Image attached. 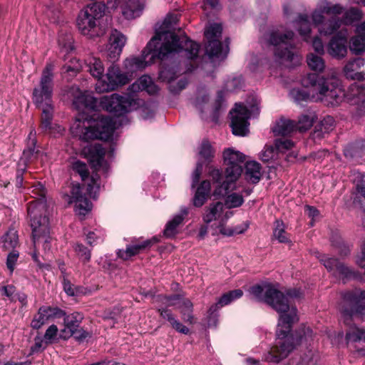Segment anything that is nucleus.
Returning <instances> with one entry per match:
<instances>
[{
    "instance_id": "obj_1",
    "label": "nucleus",
    "mask_w": 365,
    "mask_h": 365,
    "mask_svg": "<svg viewBox=\"0 0 365 365\" xmlns=\"http://www.w3.org/2000/svg\"><path fill=\"white\" fill-rule=\"evenodd\" d=\"M254 299L264 302L279 314L275 344L263 356V360L269 363H279L286 359L303 341L312 339L313 332L309 327L302 326L294 334L290 333L292 324L298 321L297 308L289 301V297L301 296L296 289L287 292V296L279 291L274 285L265 283L256 284L250 289Z\"/></svg>"
},
{
    "instance_id": "obj_2",
    "label": "nucleus",
    "mask_w": 365,
    "mask_h": 365,
    "mask_svg": "<svg viewBox=\"0 0 365 365\" xmlns=\"http://www.w3.org/2000/svg\"><path fill=\"white\" fill-rule=\"evenodd\" d=\"M200 46L185 35L178 36L169 31H157L148 43L140 56H131L123 61L124 69L131 78L132 75L145 68L155 58L163 59L174 52H183L190 61V66L186 71H192L197 67V58Z\"/></svg>"
},
{
    "instance_id": "obj_3",
    "label": "nucleus",
    "mask_w": 365,
    "mask_h": 365,
    "mask_svg": "<svg viewBox=\"0 0 365 365\" xmlns=\"http://www.w3.org/2000/svg\"><path fill=\"white\" fill-rule=\"evenodd\" d=\"M302 85L310 88L309 93L304 90L294 88L290 95L294 101L300 103L309 98L315 101H324L327 104L334 106L339 103L341 90L338 88L339 81L335 68L328 69L322 76L316 73H308L302 80Z\"/></svg>"
},
{
    "instance_id": "obj_4",
    "label": "nucleus",
    "mask_w": 365,
    "mask_h": 365,
    "mask_svg": "<svg viewBox=\"0 0 365 365\" xmlns=\"http://www.w3.org/2000/svg\"><path fill=\"white\" fill-rule=\"evenodd\" d=\"M118 127L115 118L107 116L89 118L79 116L72 124L71 132L73 136L85 141L93 139L107 140Z\"/></svg>"
},
{
    "instance_id": "obj_5",
    "label": "nucleus",
    "mask_w": 365,
    "mask_h": 365,
    "mask_svg": "<svg viewBox=\"0 0 365 365\" xmlns=\"http://www.w3.org/2000/svg\"><path fill=\"white\" fill-rule=\"evenodd\" d=\"M53 70L54 65L47 63L42 71L39 84L33 91V101L42 110L41 128L45 131L51 128L54 110L52 101Z\"/></svg>"
},
{
    "instance_id": "obj_6",
    "label": "nucleus",
    "mask_w": 365,
    "mask_h": 365,
    "mask_svg": "<svg viewBox=\"0 0 365 365\" xmlns=\"http://www.w3.org/2000/svg\"><path fill=\"white\" fill-rule=\"evenodd\" d=\"M29 219L32 229L33 242L35 251L32 255L34 260L38 262L36 250L42 245L45 252L51 248L49 236V220L46 205L43 202L31 204L29 207Z\"/></svg>"
},
{
    "instance_id": "obj_7",
    "label": "nucleus",
    "mask_w": 365,
    "mask_h": 365,
    "mask_svg": "<svg viewBox=\"0 0 365 365\" xmlns=\"http://www.w3.org/2000/svg\"><path fill=\"white\" fill-rule=\"evenodd\" d=\"M106 6L102 2L88 4L80 11L76 19L78 31L89 38L99 37L105 33L101 21L106 13Z\"/></svg>"
},
{
    "instance_id": "obj_8",
    "label": "nucleus",
    "mask_w": 365,
    "mask_h": 365,
    "mask_svg": "<svg viewBox=\"0 0 365 365\" xmlns=\"http://www.w3.org/2000/svg\"><path fill=\"white\" fill-rule=\"evenodd\" d=\"M344 11V8L340 4L322 2L313 11L312 21L321 34L329 36L340 28L341 20L337 16Z\"/></svg>"
},
{
    "instance_id": "obj_9",
    "label": "nucleus",
    "mask_w": 365,
    "mask_h": 365,
    "mask_svg": "<svg viewBox=\"0 0 365 365\" xmlns=\"http://www.w3.org/2000/svg\"><path fill=\"white\" fill-rule=\"evenodd\" d=\"M294 35L293 31L280 26L269 29L263 36V40L267 43L275 47L274 56L279 63L292 61L294 59V53L291 50Z\"/></svg>"
},
{
    "instance_id": "obj_10",
    "label": "nucleus",
    "mask_w": 365,
    "mask_h": 365,
    "mask_svg": "<svg viewBox=\"0 0 365 365\" xmlns=\"http://www.w3.org/2000/svg\"><path fill=\"white\" fill-rule=\"evenodd\" d=\"M223 158L227 165L225 180L215 190V196H223L227 194L230 188V183L237 181L242 173L241 163L244 162L245 156L232 148H227L223 152Z\"/></svg>"
},
{
    "instance_id": "obj_11",
    "label": "nucleus",
    "mask_w": 365,
    "mask_h": 365,
    "mask_svg": "<svg viewBox=\"0 0 365 365\" xmlns=\"http://www.w3.org/2000/svg\"><path fill=\"white\" fill-rule=\"evenodd\" d=\"M100 103L104 110L117 116L124 115L137 106L136 101L130 95L120 96L117 93L103 96Z\"/></svg>"
},
{
    "instance_id": "obj_12",
    "label": "nucleus",
    "mask_w": 365,
    "mask_h": 365,
    "mask_svg": "<svg viewBox=\"0 0 365 365\" xmlns=\"http://www.w3.org/2000/svg\"><path fill=\"white\" fill-rule=\"evenodd\" d=\"M222 31V26L219 24H210L205 31V36L207 40L205 51L210 57L225 58L229 51L228 41L226 40L224 45L220 41Z\"/></svg>"
},
{
    "instance_id": "obj_13",
    "label": "nucleus",
    "mask_w": 365,
    "mask_h": 365,
    "mask_svg": "<svg viewBox=\"0 0 365 365\" xmlns=\"http://www.w3.org/2000/svg\"><path fill=\"white\" fill-rule=\"evenodd\" d=\"M130 81V76L126 71H121L118 66L113 64L108 68L103 80L97 81L96 90L98 93L109 92L127 84Z\"/></svg>"
},
{
    "instance_id": "obj_14",
    "label": "nucleus",
    "mask_w": 365,
    "mask_h": 365,
    "mask_svg": "<svg viewBox=\"0 0 365 365\" xmlns=\"http://www.w3.org/2000/svg\"><path fill=\"white\" fill-rule=\"evenodd\" d=\"M340 309L344 315L349 317L365 314V292L356 289L344 293Z\"/></svg>"
},
{
    "instance_id": "obj_15",
    "label": "nucleus",
    "mask_w": 365,
    "mask_h": 365,
    "mask_svg": "<svg viewBox=\"0 0 365 365\" xmlns=\"http://www.w3.org/2000/svg\"><path fill=\"white\" fill-rule=\"evenodd\" d=\"M230 126L235 135L245 136L249 133L250 112L242 103H236L230 112Z\"/></svg>"
},
{
    "instance_id": "obj_16",
    "label": "nucleus",
    "mask_w": 365,
    "mask_h": 365,
    "mask_svg": "<svg viewBox=\"0 0 365 365\" xmlns=\"http://www.w3.org/2000/svg\"><path fill=\"white\" fill-rule=\"evenodd\" d=\"M65 316V312L57 307L43 305L39 307L37 313L34 316L31 327L34 329H39L44 324Z\"/></svg>"
},
{
    "instance_id": "obj_17",
    "label": "nucleus",
    "mask_w": 365,
    "mask_h": 365,
    "mask_svg": "<svg viewBox=\"0 0 365 365\" xmlns=\"http://www.w3.org/2000/svg\"><path fill=\"white\" fill-rule=\"evenodd\" d=\"M223 209L224 204L220 202L211 203L209 206L205 208V211L202 215V220L205 224L208 225L212 222L218 221L217 223H215L211 226L215 231L213 235L219 232V230H216V227L221 221V220L224 219L225 224L226 221L232 215V212L227 211L224 213Z\"/></svg>"
},
{
    "instance_id": "obj_18",
    "label": "nucleus",
    "mask_w": 365,
    "mask_h": 365,
    "mask_svg": "<svg viewBox=\"0 0 365 365\" xmlns=\"http://www.w3.org/2000/svg\"><path fill=\"white\" fill-rule=\"evenodd\" d=\"M126 41L127 38L123 33L112 30L106 47V56L110 61L115 62L119 58Z\"/></svg>"
},
{
    "instance_id": "obj_19",
    "label": "nucleus",
    "mask_w": 365,
    "mask_h": 365,
    "mask_svg": "<svg viewBox=\"0 0 365 365\" xmlns=\"http://www.w3.org/2000/svg\"><path fill=\"white\" fill-rule=\"evenodd\" d=\"M347 36L346 30H341L331 38L327 46V52L331 57L339 60L346 57Z\"/></svg>"
},
{
    "instance_id": "obj_20",
    "label": "nucleus",
    "mask_w": 365,
    "mask_h": 365,
    "mask_svg": "<svg viewBox=\"0 0 365 365\" xmlns=\"http://www.w3.org/2000/svg\"><path fill=\"white\" fill-rule=\"evenodd\" d=\"M365 65V59L363 58H355L349 60L343 68L344 76L348 79L361 80L365 78V73L358 72Z\"/></svg>"
},
{
    "instance_id": "obj_21",
    "label": "nucleus",
    "mask_w": 365,
    "mask_h": 365,
    "mask_svg": "<svg viewBox=\"0 0 365 365\" xmlns=\"http://www.w3.org/2000/svg\"><path fill=\"white\" fill-rule=\"evenodd\" d=\"M178 77L175 68H165L160 71L159 78L162 81H166L169 83V89L173 93H178L185 88L187 81L184 79H180L175 86V80Z\"/></svg>"
},
{
    "instance_id": "obj_22",
    "label": "nucleus",
    "mask_w": 365,
    "mask_h": 365,
    "mask_svg": "<svg viewBox=\"0 0 365 365\" xmlns=\"http://www.w3.org/2000/svg\"><path fill=\"white\" fill-rule=\"evenodd\" d=\"M317 257L323 263L324 267L329 271L336 270L339 274L348 277L351 273L349 269L342 263L339 262L336 259L328 257L325 255L316 252Z\"/></svg>"
},
{
    "instance_id": "obj_23",
    "label": "nucleus",
    "mask_w": 365,
    "mask_h": 365,
    "mask_svg": "<svg viewBox=\"0 0 365 365\" xmlns=\"http://www.w3.org/2000/svg\"><path fill=\"white\" fill-rule=\"evenodd\" d=\"M345 97L353 103H360L365 107V86L364 83L357 82L352 83L347 89Z\"/></svg>"
},
{
    "instance_id": "obj_24",
    "label": "nucleus",
    "mask_w": 365,
    "mask_h": 365,
    "mask_svg": "<svg viewBox=\"0 0 365 365\" xmlns=\"http://www.w3.org/2000/svg\"><path fill=\"white\" fill-rule=\"evenodd\" d=\"M129 90L134 93L146 91L150 94H155L158 91V88L153 83L150 76L144 75L133 83L129 87Z\"/></svg>"
},
{
    "instance_id": "obj_25",
    "label": "nucleus",
    "mask_w": 365,
    "mask_h": 365,
    "mask_svg": "<svg viewBox=\"0 0 365 365\" xmlns=\"http://www.w3.org/2000/svg\"><path fill=\"white\" fill-rule=\"evenodd\" d=\"M85 67L93 77L98 80H103L104 66L102 61L95 56H88L85 60Z\"/></svg>"
},
{
    "instance_id": "obj_26",
    "label": "nucleus",
    "mask_w": 365,
    "mask_h": 365,
    "mask_svg": "<svg viewBox=\"0 0 365 365\" xmlns=\"http://www.w3.org/2000/svg\"><path fill=\"white\" fill-rule=\"evenodd\" d=\"M157 242V239L153 237L150 240H146L141 243L132 245L126 247L125 251H119L118 256L123 259H128L129 257L134 256L148 247Z\"/></svg>"
},
{
    "instance_id": "obj_27",
    "label": "nucleus",
    "mask_w": 365,
    "mask_h": 365,
    "mask_svg": "<svg viewBox=\"0 0 365 365\" xmlns=\"http://www.w3.org/2000/svg\"><path fill=\"white\" fill-rule=\"evenodd\" d=\"M121 8L124 17L133 19L140 16L143 9V4L140 0H128Z\"/></svg>"
},
{
    "instance_id": "obj_28",
    "label": "nucleus",
    "mask_w": 365,
    "mask_h": 365,
    "mask_svg": "<svg viewBox=\"0 0 365 365\" xmlns=\"http://www.w3.org/2000/svg\"><path fill=\"white\" fill-rule=\"evenodd\" d=\"M295 130V123L289 119L280 118L272 128L276 136H286L292 133Z\"/></svg>"
},
{
    "instance_id": "obj_29",
    "label": "nucleus",
    "mask_w": 365,
    "mask_h": 365,
    "mask_svg": "<svg viewBox=\"0 0 365 365\" xmlns=\"http://www.w3.org/2000/svg\"><path fill=\"white\" fill-rule=\"evenodd\" d=\"M197 154V163H201L202 165L205 163L208 164L211 163L215 158V150L208 140H204L198 148Z\"/></svg>"
},
{
    "instance_id": "obj_30",
    "label": "nucleus",
    "mask_w": 365,
    "mask_h": 365,
    "mask_svg": "<svg viewBox=\"0 0 365 365\" xmlns=\"http://www.w3.org/2000/svg\"><path fill=\"white\" fill-rule=\"evenodd\" d=\"M1 247L5 250H15L19 245V235L17 231L14 229L9 230L0 240Z\"/></svg>"
},
{
    "instance_id": "obj_31",
    "label": "nucleus",
    "mask_w": 365,
    "mask_h": 365,
    "mask_svg": "<svg viewBox=\"0 0 365 365\" xmlns=\"http://www.w3.org/2000/svg\"><path fill=\"white\" fill-rule=\"evenodd\" d=\"M245 178L252 183H257L261 178L260 164L255 161L247 162L245 165Z\"/></svg>"
},
{
    "instance_id": "obj_32",
    "label": "nucleus",
    "mask_w": 365,
    "mask_h": 365,
    "mask_svg": "<svg viewBox=\"0 0 365 365\" xmlns=\"http://www.w3.org/2000/svg\"><path fill=\"white\" fill-rule=\"evenodd\" d=\"M249 222H245L242 225L236 226L235 227H227L225 225V220L222 219L221 221L216 227V230H219V233L225 236H232L235 235L242 234L249 227Z\"/></svg>"
},
{
    "instance_id": "obj_33",
    "label": "nucleus",
    "mask_w": 365,
    "mask_h": 365,
    "mask_svg": "<svg viewBox=\"0 0 365 365\" xmlns=\"http://www.w3.org/2000/svg\"><path fill=\"white\" fill-rule=\"evenodd\" d=\"M210 192V182L208 180H204L197 187L193 198V204L195 207H201L205 202Z\"/></svg>"
},
{
    "instance_id": "obj_34",
    "label": "nucleus",
    "mask_w": 365,
    "mask_h": 365,
    "mask_svg": "<svg viewBox=\"0 0 365 365\" xmlns=\"http://www.w3.org/2000/svg\"><path fill=\"white\" fill-rule=\"evenodd\" d=\"M73 103L77 109L81 110L83 108H93L96 101L88 92L79 91V95L74 98Z\"/></svg>"
},
{
    "instance_id": "obj_35",
    "label": "nucleus",
    "mask_w": 365,
    "mask_h": 365,
    "mask_svg": "<svg viewBox=\"0 0 365 365\" xmlns=\"http://www.w3.org/2000/svg\"><path fill=\"white\" fill-rule=\"evenodd\" d=\"M188 214L187 208H184L181 210V213L174 216V217L169 221L164 230V235L168 237H172L177 233L178 226L182 223L184 217Z\"/></svg>"
},
{
    "instance_id": "obj_36",
    "label": "nucleus",
    "mask_w": 365,
    "mask_h": 365,
    "mask_svg": "<svg viewBox=\"0 0 365 365\" xmlns=\"http://www.w3.org/2000/svg\"><path fill=\"white\" fill-rule=\"evenodd\" d=\"M322 56L314 53L307 54L306 61L310 70L317 73H322L324 71L326 64Z\"/></svg>"
},
{
    "instance_id": "obj_37",
    "label": "nucleus",
    "mask_w": 365,
    "mask_h": 365,
    "mask_svg": "<svg viewBox=\"0 0 365 365\" xmlns=\"http://www.w3.org/2000/svg\"><path fill=\"white\" fill-rule=\"evenodd\" d=\"M335 126V120L333 117L326 116L315 128L314 135L317 138H324L326 134L332 131Z\"/></svg>"
},
{
    "instance_id": "obj_38",
    "label": "nucleus",
    "mask_w": 365,
    "mask_h": 365,
    "mask_svg": "<svg viewBox=\"0 0 365 365\" xmlns=\"http://www.w3.org/2000/svg\"><path fill=\"white\" fill-rule=\"evenodd\" d=\"M63 317L64 318L65 327L69 331L68 336H72L73 333H76V330L79 328L83 318V315L78 312H75L68 316L65 315Z\"/></svg>"
},
{
    "instance_id": "obj_39",
    "label": "nucleus",
    "mask_w": 365,
    "mask_h": 365,
    "mask_svg": "<svg viewBox=\"0 0 365 365\" xmlns=\"http://www.w3.org/2000/svg\"><path fill=\"white\" fill-rule=\"evenodd\" d=\"M36 143V131L34 129H32L28 136L27 148L24 150L23 156L19 160V165L21 162L25 165V163H27L29 158L34 155Z\"/></svg>"
},
{
    "instance_id": "obj_40",
    "label": "nucleus",
    "mask_w": 365,
    "mask_h": 365,
    "mask_svg": "<svg viewBox=\"0 0 365 365\" xmlns=\"http://www.w3.org/2000/svg\"><path fill=\"white\" fill-rule=\"evenodd\" d=\"M296 26L304 40L307 41L311 32V24L308 16L307 14L299 15L296 21Z\"/></svg>"
},
{
    "instance_id": "obj_41",
    "label": "nucleus",
    "mask_w": 365,
    "mask_h": 365,
    "mask_svg": "<svg viewBox=\"0 0 365 365\" xmlns=\"http://www.w3.org/2000/svg\"><path fill=\"white\" fill-rule=\"evenodd\" d=\"M90 160L94 166L101 165L106 152L100 144L91 145L89 149Z\"/></svg>"
},
{
    "instance_id": "obj_42",
    "label": "nucleus",
    "mask_w": 365,
    "mask_h": 365,
    "mask_svg": "<svg viewBox=\"0 0 365 365\" xmlns=\"http://www.w3.org/2000/svg\"><path fill=\"white\" fill-rule=\"evenodd\" d=\"M31 188V193L34 195L33 197L36 200L29 203L28 208L31 204H39L40 202H43L46 205V212H48V205L45 200L46 191L43 185L41 182H36ZM48 215V212H47V215Z\"/></svg>"
},
{
    "instance_id": "obj_43",
    "label": "nucleus",
    "mask_w": 365,
    "mask_h": 365,
    "mask_svg": "<svg viewBox=\"0 0 365 365\" xmlns=\"http://www.w3.org/2000/svg\"><path fill=\"white\" fill-rule=\"evenodd\" d=\"M273 237L280 243L289 242L288 234L285 231V225L282 221L276 220L273 230Z\"/></svg>"
},
{
    "instance_id": "obj_44",
    "label": "nucleus",
    "mask_w": 365,
    "mask_h": 365,
    "mask_svg": "<svg viewBox=\"0 0 365 365\" xmlns=\"http://www.w3.org/2000/svg\"><path fill=\"white\" fill-rule=\"evenodd\" d=\"M349 49L355 55L364 53L365 51V38L359 35L352 37L349 41Z\"/></svg>"
},
{
    "instance_id": "obj_45",
    "label": "nucleus",
    "mask_w": 365,
    "mask_h": 365,
    "mask_svg": "<svg viewBox=\"0 0 365 365\" xmlns=\"http://www.w3.org/2000/svg\"><path fill=\"white\" fill-rule=\"evenodd\" d=\"M243 295L242 290L237 289H235L230 292H228L225 294H224L220 299H219V304H220L221 307H224L225 305L229 304L232 302L240 299Z\"/></svg>"
},
{
    "instance_id": "obj_46",
    "label": "nucleus",
    "mask_w": 365,
    "mask_h": 365,
    "mask_svg": "<svg viewBox=\"0 0 365 365\" xmlns=\"http://www.w3.org/2000/svg\"><path fill=\"white\" fill-rule=\"evenodd\" d=\"M346 339L349 341H358L364 340L365 341V329H359L356 327H352L346 334Z\"/></svg>"
},
{
    "instance_id": "obj_47",
    "label": "nucleus",
    "mask_w": 365,
    "mask_h": 365,
    "mask_svg": "<svg viewBox=\"0 0 365 365\" xmlns=\"http://www.w3.org/2000/svg\"><path fill=\"white\" fill-rule=\"evenodd\" d=\"M182 318L185 322L192 324L194 322V317L192 315V303L189 300H184L182 307L180 309Z\"/></svg>"
},
{
    "instance_id": "obj_48",
    "label": "nucleus",
    "mask_w": 365,
    "mask_h": 365,
    "mask_svg": "<svg viewBox=\"0 0 365 365\" xmlns=\"http://www.w3.org/2000/svg\"><path fill=\"white\" fill-rule=\"evenodd\" d=\"M314 117L310 115H302L295 123V130L304 132L309 130L313 125Z\"/></svg>"
},
{
    "instance_id": "obj_49",
    "label": "nucleus",
    "mask_w": 365,
    "mask_h": 365,
    "mask_svg": "<svg viewBox=\"0 0 365 365\" xmlns=\"http://www.w3.org/2000/svg\"><path fill=\"white\" fill-rule=\"evenodd\" d=\"M209 96L205 91H199L197 96L194 101V105L200 110L203 112L204 110L209 107L208 105Z\"/></svg>"
},
{
    "instance_id": "obj_50",
    "label": "nucleus",
    "mask_w": 365,
    "mask_h": 365,
    "mask_svg": "<svg viewBox=\"0 0 365 365\" xmlns=\"http://www.w3.org/2000/svg\"><path fill=\"white\" fill-rule=\"evenodd\" d=\"M244 202V198L242 195L238 193H232L227 196L225 205L228 208H235L240 207Z\"/></svg>"
},
{
    "instance_id": "obj_51",
    "label": "nucleus",
    "mask_w": 365,
    "mask_h": 365,
    "mask_svg": "<svg viewBox=\"0 0 365 365\" xmlns=\"http://www.w3.org/2000/svg\"><path fill=\"white\" fill-rule=\"evenodd\" d=\"M73 202L75 203L76 212L80 215H85L91 210V203L86 197L78 198V200Z\"/></svg>"
},
{
    "instance_id": "obj_52",
    "label": "nucleus",
    "mask_w": 365,
    "mask_h": 365,
    "mask_svg": "<svg viewBox=\"0 0 365 365\" xmlns=\"http://www.w3.org/2000/svg\"><path fill=\"white\" fill-rule=\"evenodd\" d=\"M63 71L70 73L71 76L76 75L82 69V65L79 60L73 58L70 62L63 66Z\"/></svg>"
},
{
    "instance_id": "obj_53",
    "label": "nucleus",
    "mask_w": 365,
    "mask_h": 365,
    "mask_svg": "<svg viewBox=\"0 0 365 365\" xmlns=\"http://www.w3.org/2000/svg\"><path fill=\"white\" fill-rule=\"evenodd\" d=\"M163 303L165 305L166 308L168 307L178 306L180 309L182 307V302L185 299H181L179 295H173L170 297H162Z\"/></svg>"
},
{
    "instance_id": "obj_54",
    "label": "nucleus",
    "mask_w": 365,
    "mask_h": 365,
    "mask_svg": "<svg viewBox=\"0 0 365 365\" xmlns=\"http://www.w3.org/2000/svg\"><path fill=\"white\" fill-rule=\"evenodd\" d=\"M242 85L243 81L241 77H234L226 81L225 88L227 91L232 92L240 89Z\"/></svg>"
},
{
    "instance_id": "obj_55",
    "label": "nucleus",
    "mask_w": 365,
    "mask_h": 365,
    "mask_svg": "<svg viewBox=\"0 0 365 365\" xmlns=\"http://www.w3.org/2000/svg\"><path fill=\"white\" fill-rule=\"evenodd\" d=\"M274 145L277 151L283 153L292 149L294 144L289 139H277L275 140Z\"/></svg>"
},
{
    "instance_id": "obj_56",
    "label": "nucleus",
    "mask_w": 365,
    "mask_h": 365,
    "mask_svg": "<svg viewBox=\"0 0 365 365\" xmlns=\"http://www.w3.org/2000/svg\"><path fill=\"white\" fill-rule=\"evenodd\" d=\"M58 331V327L56 325H55V324L50 325L46 330V332L43 336V339L45 341V343H46V344L52 343L54 341V339H56Z\"/></svg>"
},
{
    "instance_id": "obj_57",
    "label": "nucleus",
    "mask_w": 365,
    "mask_h": 365,
    "mask_svg": "<svg viewBox=\"0 0 365 365\" xmlns=\"http://www.w3.org/2000/svg\"><path fill=\"white\" fill-rule=\"evenodd\" d=\"M362 18L361 11L359 9L351 8L345 14V20L346 23H351L358 21Z\"/></svg>"
},
{
    "instance_id": "obj_58",
    "label": "nucleus",
    "mask_w": 365,
    "mask_h": 365,
    "mask_svg": "<svg viewBox=\"0 0 365 365\" xmlns=\"http://www.w3.org/2000/svg\"><path fill=\"white\" fill-rule=\"evenodd\" d=\"M276 147L274 148L272 145L266 146L260 155L262 160L264 162H269V160L274 158L277 154Z\"/></svg>"
},
{
    "instance_id": "obj_59",
    "label": "nucleus",
    "mask_w": 365,
    "mask_h": 365,
    "mask_svg": "<svg viewBox=\"0 0 365 365\" xmlns=\"http://www.w3.org/2000/svg\"><path fill=\"white\" fill-rule=\"evenodd\" d=\"M73 169L81 175L82 180H85L88 175L87 165L84 163L76 161L73 164Z\"/></svg>"
},
{
    "instance_id": "obj_60",
    "label": "nucleus",
    "mask_w": 365,
    "mask_h": 365,
    "mask_svg": "<svg viewBox=\"0 0 365 365\" xmlns=\"http://www.w3.org/2000/svg\"><path fill=\"white\" fill-rule=\"evenodd\" d=\"M19 252L16 250H11L8 255L6 259V266L11 272H13L16 263L19 258Z\"/></svg>"
},
{
    "instance_id": "obj_61",
    "label": "nucleus",
    "mask_w": 365,
    "mask_h": 365,
    "mask_svg": "<svg viewBox=\"0 0 365 365\" xmlns=\"http://www.w3.org/2000/svg\"><path fill=\"white\" fill-rule=\"evenodd\" d=\"M75 250L82 260L86 262L90 260L91 252L87 247H84L83 245H77L75 247Z\"/></svg>"
},
{
    "instance_id": "obj_62",
    "label": "nucleus",
    "mask_w": 365,
    "mask_h": 365,
    "mask_svg": "<svg viewBox=\"0 0 365 365\" xmlns=\"http://www.w3.org/2000/svg\"><path fill=\"white\" fill-rule=\"evenodd\" d=\"M356 183V189L359 194L365 197V179L361 173H357V177L354 180Z\"/></svg>"
},
{
    "instance_id": "obj_63",
    "label": "nucleus",
    "mask_w": 365,
    "mask_h": 365,
    "mask_svg": "<svg viewBox=\"0 0 365 365\" xmlns=\"http://www.w3.org/2000/svg\"><path fill=\"white\" fill-rule=\"evenodd\" d=\"M81 194V187L78 184H73L71 190L70 203L78 200V198L84 197Z\"/></svg>"
},
{
    "instance_id": "obj_64",
    "label": "nucleus",
    "mask_w": 365,
    "mask_h": 365,
    "mask_svg": "<svg viewBox=\"0 0 365 365\" xmlns=\"http://www.w3.org/2000/svg\"><path fill=\"white\" fill-rule=\"evenodd\" d=\"M158 312L160 313V317L163 319H166L168 322H170V325L174 322V321L176 319L171 312L170 309L168 308H158Z\"/></svg>"
}]
</instances>
